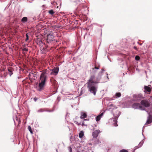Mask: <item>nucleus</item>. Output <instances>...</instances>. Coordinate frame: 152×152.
Instances as JSON below:
<instances>
[{"mask_svg":"<svg viewBox=\"0 0 152 152\" xmlns=\"http://www.w3.org/2000/svg\"><path fill=\"white\" fill-rule=\"evenodd\" d=\"M99 80L98 81L95 80L94 76H92L87 83L89 91L94 95H96L97 88V87L96 86L95 84L99 83Z\"/></svg>","mask_w":152,"mask_h":152,"instance_id":"obj_1","label":"nucleus"},{"mask_svg":"<svg viewBox=\"0 0 152 152\" xmlns=\"http://www.w3.org/2000/svg\"><path fill=\"white\" fill-rule=\"evenodd\" d=\"M46 73V71H44L40 75L38 86L37 88V90L39 91H41L43 90L45 86L47 79Z\"/></svg>","mask_w":152,"mask_h":152,"instance_id":"obj_2","label":"nucleus"},{"mask_svg":"<svg viewBox=\"0 0 152 152\" xmlns=\"http://www.w3.org/2000/svg\"><path fill=\"white\" fill-rule=\"evenodd\" d=\"M132 107L134 109H139L142 110H145V108L142 107L141 106L139 103H136L133 104H132Z\"/></svg>","mask_w":152,"mask_h":152,"instance_id":"obj_3","label":"nucleus"},{"mask_svg":"<svg viewBox=\"0 0 152 152\" xmlns=\"http://www.w3.org/2000/svg\"><path fill=\"white\" fill-rule=\"evenodd\" d=\"M140 104L142 106L145 107H148L150 105L149 101L145 99L141 100Z\"/></svg>","mask_w":152,"mask_h":152,"instance_id":"obj_4","label":"nucleus"},{"mask_svg":"<svg viewBox=\"0 0 152 152\" xmlns=\"http://www.w3.org/2000/svg\"><path fill=\"white\" fill-rule=\"evenodd\" d=\"M134 98L137 101L140 100L144 98L143 96L141 94L134 95Z\"/></svg>","mask_w":152,"mask_h":152,"instance_id":"obj_5","label":"nucleus"},{"mask_svg":"<svg viewBox=\"0 0 152 152\" xmlns=\"http://www.w3.org/2000/svg\"><path fill=\"white\" fill-rule=\"evenodd\" d=\"M51 70L52 71V72L50 73V75H57L58 73L59 69L58 68H56Z\"/></svg>","mask_w":152,"mask_h":152,"instance_id":"obj_6","label":"nucleus"},{"mask_svg":"<svg viewBox=\"0 0 152 152\" xmlns=\"http://www.w3.org/2000/svg\"><path fill=\"white\" fill-rule=\"evenodd\" d=\"M100 131L99 130H97L94 131L92 133V136L94 138H96L98 136L99 134L100 133Z\"/></svg>","mask_w":152,"mask_h":152,"instance_id":"obj_7","label":"nucleus"},{"mask_svg":"<svg viewBox=\"0 0 152 152\" xmlns=\"http://www.w3.org/2000/svg\"><path fill=\"white\" fill-rule=\"evenodd\" d=\"M152 122V116L149 115L147 118V121L145 124H148L151 123Z\"/></svg>","mask_w":152,"mask_h":152,"instance_id":"obj_8","label":"nucleus"},{"mask_svg":"<svg viewBox=\"0 0 152 152\" xmlns=\"http://www.w3.org/2000/svg\"><path fill=\"white\" fill-rule=\"evenodd\" d=\"M47 39L50 41H52V39L53 38V35L51 34H48L47 36Z\"/></svg>","mask_w":152,"mask_h":152,"instance_id":"obj_9","label":"nucleus"},{"mask_svg":"<svg viewBox=\"0 0 152 152\" xmlns=\"http://www.w3.org/2000/svg\"><path fill=\"white\" fill-rule=\"evenodd\" d=\"M87 117L86 114L84 112H82L81 113V116L80 118L81 119H83L86 118Z\"/></svg>","mask_w":152,"mask_h":152,"instance_id":"obj_10","label":"nucleus"},{"mask_svg":"<svg viewBox=\"0 0 152 152\" xmlns=\"http://www.w3.org/2000/svg\"><path fill=\"white\" fill-rule=\"evenodd\" d=\"M103 113H102L100 115L96 117V121H98L100 120L101 117L103 115Z\"/></svg>","mask_w":152,"mask_h":152,"instance_id":"obj_11","label":"nucleus"},{"mask_svg":"<svg viewBox=\"0 0 152 152\" xmlns=\"http://www.w3.org/2000/svg\"><path fill=\"white\" fill-rule=\"evenodd\" d=\"M144 89L147 91H148V92H150L151 91V89L148 86H145Z\"/></svg>","mask_w":152,"mask_h":152,"instance_id":"obj_12","label":"nucleus"},{"mask_svg":"<svg viewBox=\"0 0 152 152\" xmlns=\"http://www.w3.org/2000/svg\"><path fill=\"white\" fill-rule=\"evenodd\" d=\"M12 68L10 67H9L8 69V71L10 73V76L13 74L12 72Z\"/></svg>","mask_w":152,"mask_h":152,"instance_id":"obj_13","label":"nucleus"},{"mask_svg":"<svg viewBox=\"0 0 152 152\" xmlns=\"http://www.w3.org/2000/svg\"><path fill=\"white\" fill-rule=\"evenodd\" d=\"M27 21V18L26 17H23L21 20V21L23 23H25Z\"/></svg>","mask_w":152,"mask_h":152,"instance_id":"obj_14","label":"nucleus"},{"mask_svg":"<svg viewBox=\"0 0 152 152\" xmlns=\"http://www.w3.org/2000/svg\"><path fill=\"white\" fill-rule=\"evenodd\" d=\"M84 135V132L83 131H81L80 132L79 136L80 138H82Z\"/></svg>","mask_w":152,"mask_h":152,"instance_id":"obj_15","label":"nucleus"},{"mask_svg":"<svg viewBox=\"0 0 152 152\" xmlns=\"http://www.w3.org/2000/svg\"><path fill=\"white\" fill-rule=\"evenodd\" d=\"M121 96V94L120 93H116L115 94V97L116 98H117Z\"/></svg>","mask_w":152,"mask_h":152,"instance_id":"obj_16","label":"nucleus"},{"mask_svg":"<svg viewBox=\"0 0 152 152\" xmlns=\"http://www.w3.org/2000/svg\"><path fill=\"white\" fill-rule=\"evenodd\" d=\"M143 142L142 141L141 142H140L139 144V145H140L139 147H138V146H136V149H137L138 148H139V147H141L143 144Z\"/></svg>","mask_w":152,"mask_h":152,"instance_id":"obj_17","label":"nucleus"},{"mask_svg":"<svg viewBox=\"0 0 152 152\" xmlns=\"http://www.w3.org/2000/svg\"><path fill=\"white\" fill-rule=\"evenodd\" d=\"M28 129L31 134H33V132L31 130V127L30 126H28Z\"/></svg>","mask_w":152,"mask_h":152,"instance_id":"obj_18","label":"nucleus"},{"mask_svg":"<svg viewBox=\"0 0 152 152\" xmlns=\"http://www.w3.org/2000/svg\"><path fill=\"white\" fill-rule=\"evenodd\" d=\"M49 13L50 14L52 15L54 13V12L53 10H50L49 11Z\"/></svg>","mask_w":152,"mask_h":152,"instance_id":"obj_19","label":"nucleus"},{"mask_svg":"<svg viewBox=\"0 0 152 152\" xmlns=\"http://www.w3.org/2000/svg\"><path fill=\"white\" fill-rule=\"evenodd\" d=\"M140 59V57L139 56H136L135 57V59L137 61H138Z\"/></svg>","mask_w":152,"mask_h":152,"instance_id":"obj_20","label":"nucleus"},{"mask_svg":"<svg viewBox=\"0 0 152 152\" xmlns=\"http://www.w3.org/2000/svg\"><path fill=\"white\" fill-rule=\"evenodd\" d=\"M104 71V69H102L101 71L99 72V75H102L103 72Z\"/></svg>","mask_w":152,"mask_h":152,"instance_id":"obj_21","label":"nucleus"},{"mask_svg":"<svg viewBox=\"0 0 152 152\" xmlns=\"http://www.w3.org/2000/svg\"><path fill=\"white\" fill-rule=\"evenodd\" d=\"M68 150L69 151V152H72V148L71 147H68Z\"/></svg>","mask_w":152,"mask_h":152,"instance_id":"obj_22","label":"nucleus"},{"mask_svg":"<svg viewBox=\"0 0 152 152\" xmlns=\"http://www.w3.org/2000/svg\"><path fill=\"white\" fill-rule=\"evenodd\" d=\"M44 111V110L42 109H39L38 110L37 112H42Z\"/></svg>","mask_w":152,"mask_h":152,"instance_id":"obj_23","label":"nucleus"},{"mask_svg":"<svg viewBox=\"0 0 152 152\" xmlns=\"http://www.w3.org/2000/svg\"><path fill=\"white\" fill-rule=\"evenodd\" d=\"M26 41H27L28 39V38H29V37H28V35L27 34H26Z\"/></svg>","mask_w":152,"mask_h":152,"instance_id":"obj_24","label":"nucleus"},{"mask_svg":"<svg viewBox=\"0 0 152 152\" xmlns=\"http://www.w3.org/2000/svg\"><path fill=\"white\" fill-rule=\"evenodd\" d=\"M23 50L26 51H28V49L26 48H24L23 49Z\"/></svg>","mask_w":152,"mask_h":152,"instance_id":"obj_25","label":"nucleus"},{"mask_svg":"<svg viewBox=\"0 0 152 152\" xmlns=\"http://www.w3.org/2000/svg\"><path fill=\"white\" fill-rule=\"evenodd\" d=\"M123 152H128V151L125 149H123L122 150Z\"/></svg>","mask_w":152,"mask_h":152,"instance_id":"obj_26","label":"nucleus"},{"mask_svg":"<svg viewBox=\"0 0 152 152\" xmlns=\"http://www.w3.org/2000/svg\"><path fill=\"white\" fill-rule=\"evenodd\" d=\"M94 69H99V68L95 66L94 67Z\"/></svg>","mask_w":152,"mask_h":152,"instance_id":"obj_27","label":"nucleus"},{"mask_svg":"<svg viewBox=\"0 0 152 152\" xmlns=\"http://www.w3.org/2000/svg\"><path fill=\"white\" fill-rule=\"evenodd\" d=\"M114 126H118V124H117V123H115L114 124Z\"/></svg>","mask_w":152,"mask_h":152,"instance_id":"obj_28","label":"nucleus"},{"mask_svg":"<svg viewBox=\"0 0 152 152\" xmlns=\"http://www.w3.org/2000/svg\"><path fill=\"white\" fill-rule=\"evenodd\" d=\"M34 101H36V100H37V99H36L34 98Z\"/></svg>","mask_w":152,"mask_h":152,"instance_id":"obj_29","label":"nucleus"},{"mask_svg":"<svg viewBox=\"0 0 152 152\" xmlns=\"http://www.w3.org/2000/svg\"><path fill=\"white\" fill-rule=\"evenodd\" d=\"M120 152H123L122 150H121V151H120Z\"/></svg>","mask_w":152,"mask_h":152,"instance_id":"obj_30","label":"nucleus"},{"mask_svg":"<svg viewBox=\"0 0 152 152\" xmlns=\"http://www.w3.org/2000/svg\"><path fill=\"white\" fill-rule=\"evenodd\" d=\"M84 125V123H83L82 124V126H83V125Z\"/></svg>","mask_w":152,"mask_h":152,"instance_id":"obj_31","label":"nucleus"},{"mask_svg":"<svg viewBox=\"0 0 152 152\" xmlns=\"http://www.w3.org/2000/svg\"><path fill=\"white\" fill-rule=\"evenodd\" d=\"M86 120H87V119H85L84 120V121H86Z\"/></svg>","mask_w":152,"mask_h":152,"instance_id":"obj_32","label":"nucleus"},{"mask_svg":"<svg viewBox=\"0 0 152 152\" xmlns=\"http://www.w3.org/2000/svg\"><path fill=\"white\" fill-rule=\"evenodd\" d=\"M134 48L136 50V47H134Z\"/></svg>","mask_w":152,"mask_h":152,"instance_id":"obj_33","label":"nucleus"},{"mask_svg":"<svg viewBox=\"0 0 152 152\" xmlns=\"http://www.w3.org/2000/svg\"><path fill=\"white\" fill-rule=\"evenodd\" d=\"M107 78H108V76H107V75H108V74L107 73Z\"/></svg>","mask_w":152,"mask_h":152,"instance_id":"obj_34","label":"nucleus"},{"mask_svg":"<svg viewBox=\"0 0 152 152\" xmlns=\"http://www.w3.org/2000/svg\"><path fill=\"white\" fill-rule=\"evenodd\" d=\"M94 68H93V69H92L93 70H94Z\"/></svg>","mask_w":152,"mask_h":152,"instance_id":"obj_35","label":"nucleus"},{"mask_svg":"<svg viewBox=\"0 0 152 152\" xmlns=\"http://www.w3.org/2000/svg\"><path fill=\"white\" fill-rule=\"evenodd\" d=\"M56 151L57 152H58V151H57V150H56Z\"/></svg>","mask_w":152,"mask_h":152,"instance_id":"obj_36","label":"nucleus"},{"mask_svg":"<svg viewBox=\"0 0 152 152\" xmlns=\"http://www.w3.org/2000/svg\"><path fill=\"white\" fill-rule=\"evenodd\" d=\"M135 148H136L135 149H134V150H135V149H136V148H137L136 147H135Z\"/></svg>","mask_w":152,"mask_h":152,"instance_id":"obj_37","label":"nucleus"},{"mask_svg":"<svg viewBox=\"0 0 152 152\" xmlns=\"http://www.w3.org/2000/svg\"><path fill=\"white\" fill-rule=\"evenodd\" d=\"M19 123H20V121H19V122H18V124H19Z\"/></svg>","mask_w":152,"mask_h":152,"instance_id":"obj_38","label":"nucleus"}]
</instances>
